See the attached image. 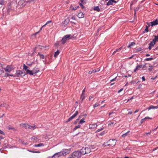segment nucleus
<instances>
[{
    "label": "nucleus",
    "instance_id": "obj_60",
    "mask_svg": "<svg viewBox=\"0 0 158 158\" xmlns=\"http://www.w3.org/2000/svg\"><path fill=\"white\" fill-rule=\"evenodd\" d=\"M0 134L2 135L4 134L3 132L1 130H0Z\"/></svg>",
    "mask_w": 158,
    "mask_h": 158
},
{
    "label": "nucleus",
    "instance_id": "obj_39",
    "mask_svg": "<svg viewBox=\"0 0 158 158\" xmlns=\"http://www.w3.org/2000/svg\"><path fill=\"white\" fill-rule=\"evenodd\" d=\"M100 71V69H97V70H92V71L93 73H96V72H98Z\"/></svg>",
    "mask_w": 158,
    "mask_h": 158
},
{
    "label": "nucleus",
    "instance_id": "obj_35",
    "mask_svg": "<svg viewBox=\"0 0 158 158\" xmlns=\"http://www.w3.org/2000/svg\"><path fill=\"white\" fill-rule=\"evenodd\" d=\"M155 44V43L153 42L152 41L150 43H149V45L151 47L153 46Z\"/></svg>",
    "mask_w": 158,
    "mask_h": 158
},
{
    "label": "nucleus",
    "instance_id": "obj_26",
    "mask_svg": "<svg viewBox=\"0 0 158 158\" xmlns=\"http://www.w3.org/2000/svg\"><path fill=\"white\" fill-rule=\"evenodd\" d=\"M7 0H0V4L2 5L7 2Z\"/></svg>",
    "mask_w": 158,
    "mask_h": 158
},
{
    "label": "nucleus",
    "instance_id": "obj_57",
    "mask_svg": "<svg viewBox=\"0 0 158 158\" xmlns=\"http://www.w3.org/2000/svg\"><path fill=\"white\" fill-rule=\"evenodd\" d=\"M123 90V88L119 90L118 91V93H119L120 92H121L122 90Z\"/></svg>",
    "mask_w": 158,
    "mask_h": 158
},
{
    "label": "nucleus",
    "instance_id": "obj_64",
    "mask_svg": "<svg viewBox=\"0 0 158 158\" xmlns=\"http://www.w3.org/2000/svg\"><path fill=\"white\" fill-rule=\"evenodd\" d=\"M92 73H92V70L89 71L88 72V73L89 74H91Z\"/></svg>",
    "mask_w": 158,
    "mask_h": 158
},
{
    "label": "nucleus",
    "instance_id": "obj_55",
    "mask_svg": "<svg viewBox=\"0 0 158 158\" xmlns=\"http://www.w3.org/2000/svg\"><path fill=\"white\" fill-rule=\"evenodd\" d=\"M142 79L143 81H144L145 80V77L144 76L142 77Z\"/></svg>",
    "mask_w": 158,
    "mask_h": 158
},
{
    "label": "nucleus",
    "instance_id": "obj_32",
    "mask_svg": "<svg viewBox=\"0 0 158 158\" xmlns=\"http://www.w3.org/2000/svg\"><path fill=\"white\" fill-rule=\"evenodd\" d=\"M38 55L40 56V58L42 59L44 58V55L43 54H40V52L38 53Z\"/></svg>",
    "mask_w": 158,
    "mask_h": 158
},
{
    "label": "nucleus",
    "instance_id": "obj_46",
    "mask_svg": "<svg viewBox=\"0 0 158 158\" xmlns=\"http://www.w3.org/2000/svg\"><path fill=\"white\" fill-rule=\"evenodd\" d=\"M33 2V0H29L27 1L26 2L27 3H31V2Z\"/></svg>",
    "mask_w": 158,
    "mask_h": 158
},
{
    "label": "nucleus",
    "instance_id": "obj_62",
    "mask_svg": "<svg viewBox=\"0 0 158 158\" xmlns=\"http://www.w3.org/2000/svg\"><path fill=\"white\" fill-rule=\"evenodd\" d=\"M79 119H76V120L75 121V123H74L75 124H76V123H77V122H78V121L79 120Z\"/></svg>",
    "mask_w": 158,
    "mask_h": 158
},
{
    "label": "nucleus",
    "instance_id": "obj_33",
    "mask_svg": "<svg viewBox=\"0 0 158 158\" xmlns=\"http://www.w3.org/2000/svg\"><path fill=\"white\" fill-rule=\"evenodd\" d=\"M135 44V43L134 42L130 43L127 46L128 48H130L131 46H133Z\"/></svg>",
    "mask_w": 158,
    "mask_h": 158
},
{
    "label": "nucleus",
    "instance_id": "obj_36",
    "mask_svg": "<svg viewBox=\"0 0 158 158\" xmlns=\"http://www.w3.org/2000/svg\"><path fill=\"white\" fill-rule=\"evenodd\" d=\"M36 127L35 125H34L32 126H30V127H29V129H34L35 128H36Z\"/></svg>",
    "mask_w": 158,
    "mask_h": 158
},
{
    "label": "nucleus",
    "instance_id": "obj_7",
    "mask_svg": "<svg viewBox=\"0 0 158 158\" xmlns=\"http://www.w3.org/2000/svg\"><path fill=\"white\" fill-rule=\"evenodd\" d=\"M78 114V111H76L75 113L71 117H70L68 119V120L66 122V123H67L71 120H72Z\"/></svg>",
    "mask_w": 158,
    "mask_h": 158
},
{
    "label": "nucleus",
    "instance_id": "obj_16",
    "mask_svg": "<svg viewBox=\"0 0 158 158\" xmlns=\"http://www.w3.org/2000/svg\"><path fill=\"white\" fill-rule=\"evenodd\" d=\"M142 65H137L136 66L135 68L134 69V72H136L137 70L141 68H142Z\"/></svg>",
    "mask_w": 158,
    "mask_h": 158
},
{
    "label": "nucleus",
    "instance_id": "obj_15",
    "mask_svg": "<svg viewBox=\"0 0 158 158\" xmlns=\"http://www.w3.org/2000/svg\"><path fill=\"white\" fill-rule=\"evenodd\" d=\"M9 76L14 77V75L12 74H9V73L6 72V73H5L4 76L3 77H7Z\"/></svg>",
    "mask_w": 158,
    "mask_h": 158
},
{
    "label": "nucleus",
    "instance_id": "obj_58",
    "mask_svg": "<svg viewBox=\"0 0 158 158\" xmlns=\"http://www.w3.org/2000/svg\"><path fill=\"white\" fill-rule=\"evenodd\" d=\"M145 119H152V118H150L149 117H146L144 118Z\"/></svg>",
    "mask_w": 158,
    "mask_h": 158
},
{
    "label": "nucleus",
    "instance_id": "obj_59",
    "mask_svg": "<svg viewBox=\"0 0 158 158\" xmlns=\"http://www.w3.org/2000/svg\"><path fill=\"white\" fill-rule=\"evenodd\" d=\"M116 77L114 78L112 80H111L110 81V82H112L113 81H114L116 79Z\"/></svg>",
    "mask_w": 158,
    "mask_h": 158
},
{
    "label": "nucleus",
    "instance_id": "obj_29",
    "mask_svg": "<svg viewBox=\"0 0 158 158\" xmlns=\"http://www.w3.org/2000/svg\"><path fill=\"white\" fill-rule=\"evenodd\" d=\"M31 139L32 141H35L36 142L38 141L37 137L35 136L32 137L31 138Z\"/></svg>",
    "mask_w": 158,
    "mask_h": 158
},
{
    "label": "nucleus",
    "instance_id": "obj_40",
    "mask_svg": "<svg viewBox=\"0 0 158 158\" xmlns=\"http://www.w3.org/2000/svg\"><path fill=\"white\" fill-rule=\"evenodd\" d=\"M154 109V106L151 105L147 109H148V110H149L151 109Z\"/></svg>",
    "mask_w": 158,
    "mask_h": 158
},
{
    "label": "nucleus",
    "instance_id": "obj_28",
    "mask_svg": "<svg viewBox=\"0 0 158 158\" xmlns=\"http://www.w3.org/2000/svg\"><path fill=\"white\" fill-rule=\"evenodd\" d=\"M59 53H60V52L58 50L56 52H55V54L54 55V56L55 57H56L59 54Z\"/></svg>",
    "mask_w": 158,
    "mask_h": 158
},
{
    "label": "nucleus",
    "instance_id": "obj_14",
    "mask_svg": "<svg viewBox=\"0 0 158 158\" xmlns=\"http://www.w3.org/2000/svg\"><path fill=\"white\" fill-rule=\"evenodd\" d=\"M40 71V69L38 68L35 67L33 69V71L34 74H36L38 73Z\"/></svg>",
    "mask_w": 158,
    "mask_h": 158
},
{
    "label": "nucleus",
    "instance_id": "obj_4",
    "mask_svg": "<svg viewBox=\"0 0 158 158\" xmlns=\"http://www.w3.org/2000/svg\"><path fill=\"white\" fill-rule=\"evenodd\" d=\"M14 69V68L11 65H8L4 68V70L7 73H10Z\"/></svg>",
    "mask_w": 158,
    "mask_h": 158
},
{
    "label": "nucleus",
    "instance_id": "obj_3",
    "mask_svg": "<svg viewBox=\"0 0 158 158\" xmlns=\"http://www.w3.org/2000/svg\"><path fill=\"white\" fill-rule=\"evenodd\" d=\"M14 77H22L25 75V73L24 72L20 70H16V73Z\"/></svg>",
    "mask_w": 158,
    "mask_h": 158
},
{
    "label": "nucleus",
    "instance_id": "obj_37",
    "mask_svg": "<svg viewBox=\"0 0 158 158\" xmlns=\"http://www.w3.org/2000/svg\"><path fill=\"white\" fill-rule=\"evenodd\" d=\"M28 68V67L25 65V64H23V69L25 70H26V71L27 70V69Z\"/></svg>",
    "mask_w": 158,
    "mask_h": 158
},
{
    "label": "nucleus",
    "instance_id": "obj_18",
    "mask_svg": "<svg viewBox=\"0 0 158 158\" xmlns=\"http://www.w3.org/2000/svg\"><path fill=\"white\" fill-rule=\"evenodd\" d=\"M146 24H148V26H146L145 27V31L146 32H148V28L150 25V23L147 22H146Z\"/></svg>",
    "mask_w": 158,
    "mask_h": 158
},
{
    "label": "nucleus",
    "instance_id": "obj_49",
    "mask_svg": "<svg viewBox=\"0 0 158 158\" xmlns=\"http://www.w3.org/2000/svg\"><path fill=\"white\" fill-rule=\"evenodd\" d=\"M145 119L144 118L142 119L140 121V123H142L143 122H144Z\"/></svg>",
    "mask_w": 158,
    "mask_h": 158
},
{
    "label": "nucleus",
    "instance_id": "obj_61",
    "mask_svg": "<svg viewBox=\"0 0 158 158\" xmlns=\"http://www.w3.org/2000/svg\"><path fill=\"white\" fill-rule=\"evenodd\" d=\"M85 91V88L82 91V94H85L84 93Z\"/></svg>",
    "mask_w": 158,
    "mask_h": 158
},
{
    "label": "nucleus",
    "instance_id": "obj_27",
    "mask_svg": "<svg viewBox=\"0 0 158 158\" xmlns=\"http://www.w3.org/2000/svg\"><path fill=\"white\" fill-rule=\"evenodd\" d=\"M23 127H25L26 128H29L30 125L27 124H24L23 125Z\"/></svg>",
    "mask_w": 158,
    "mask_h": 158
},
{
    "label": "nucleus",
    "instance_id": "obj_23",
    "mask_svg": "<svg viewBox=\"0 0 158 158\" xmlns=\"http://www.w3.org/2000/svg\"><path fill=\"white\" fill-rule=\"evenodd\" d=\"M44 146V145L42 143H40L39 144H35L34 145V147H40L41 146Z\"/></svg>",
    "mask_w": 158,
    "mask_h": 158
},
{
    "label": "nucleus",
    "instance_id": "obj_63",
    "mask_svg": "<svg viewBox=\"0 0 158 158\" xmlns=\"http://www.w3.org/2000/svg\"><path fill=\"white\" fill-rule=\"evenodd\" d=\"M71 19H73V20H75V19H76V18H75V17L74 16H72V18H71Z\"/></svg>",
    "mask_w": 158,
    "mask_h": 158
},
{
    "label": "nucleus",
    "instance_id": "obj_51",
    "mask_svg": "<svg viewBox=\"0 0 158 158\" xmlns=\"http://www.w3.org/2000/svg\"><path fill=\"white\" fill-rule=\"evenodd\" d=\"M40 31H38V32H36V33H35L33 35L35 36H36V35L37 34H38L39 32H40Z\"/></svg>",
    "mask_w": 158,
    "mask_h": 158
},
{
    "label": "nucleus",
    "instance_id": "obj_45",
    "mask_svg": "<svg viewBox=\"0 0 158 158\" xmlns=\"http://www.w3.org/2000/svg\"><path fill=\"white\" fill-rule=\"evenodd\" d=\"M122 47H121L117 49L115 51V52H119L120 51V50L122 49Z\"/></svg>",
    "mask_w": 158,
    "mask_h": 158
},
{
    "label": "nucleus",
    "instance_id": "obj_43",
    "mask_svg": "<svg viewBox=\"0 0 158 158\" xmlns=\"http://www.w3.org/2000/svg\"><path fill=\"white\" fill-rule=\"evenodd\" d=\"M148 67L149 68L148 69V70H149L150 71H151L152 69L153 68V66H150L149 65Z\"/></svg>",
    "mask_w": 158,
    "mask_h": 158
},
{
    "label": "nucleus",
    "instance_id": "obj_54",
    "mask_svg": "<svg viewBox=\"0 0 158 158\" xmlns=\"http://www.w3.org/2000/svg\"><path fill=\"white\" fill-rule=\"evenodd\" d=\"M45 26V25H44L40 28L39 31H40L42 30V28Z\"/></svg>",
    "mask_w": 158,
    "mask_h": 158
},
{
    "label": "nucleus",
    "instance_id": "obj_42",
    "mask_svg": "<svg viewBox=\"0 0 158 158\" xmlns=\"http://www.w3.org/2000/svg\"><path fill=\"white\" fill-rule=\"evenodd\" d=\"M153 59V58H147L145 59V61H149Z\"/></svg>",
    "mask_w": 158,
    "mask_h": 158
},
{
    "label": "nucleus",
    "instance_id": "obj_38",
    "mask_svg": "<svg viewBox=\"0 0 158 158\" xmlns=\"http://www.w3.org/2000/svg\"><path fill=\"white\" fill-rule=\"evenodd\" d=\"M81 125H78L77 126H76L73 129V130L75 131L77 129L79 128H80Z\"/></svg>",
    "mask_w": 158,
    "mask_h": 158
},
{
    "label": "nucleus",
    "instance_id": "obj_41",
    "mask_svg": "<svg viewBox=\"0 0 158 158\" xmlns=\"http://www.w3.org/2000/svg\"><path fill=\"white\" fill-rule=\"evenodd\" d=\"M100 106V105L98 103H96L93 106V107L94 108H96V107L99 106Z\"/></svg>",
    "mask_w": 158,
    "mask_h": 158
},
{
    "label": "nucleus",
    "instance_id": "obj_11",
    "mask_svg": "<svg viewBox=\"0 0 158 158\" xmlns=\"http://www.w3.org/2000/svg\"><path fill=\"white\" fill-rule=\"evenodd\" d=\"M61 152L62 153V155L65 156L67 154L69 153V151L68 149H65L62 152Z\"/></svg>",
    "mask_w": 158,
    "mask_h": 158
},
{
    "label": "nucleus",
    "instance_id": "obj_50",
    "mask_svg": "<svg viewBox=\"0 0 158 158\" xmlns=\"http://www.w3.org/2000/svg\"><path fill=\"white\" fill-rule=\"evenodd\" d=\"M51 23V21H48L44 25H45V26L47 24H48L49 23Z\"/></svg>",
    "mask_w": 158,
    "mask_h": 158
},
{
    "label": "nucleus",
    "instance_id": "obj_47",
    "mask_svg": "<svg viewBox=\"0 0 158 158\" xmlns=\"http://www.w3.org/2000/svg\"><path fill=\"white\" fill-rule=\"evenodd\" d=\"M78 8H79V6H76L75 7H74L73 8V10H77Z\"/></svg>",
    "mask_w": 158,
    "mask_h": 158
},
{
    "label": "nucleus",
    "instance_id": "obj_5",
    "mask_svg": "<svg viewBox=\"0 0 158 158\" xmlns=\"http://www.w3.org/2000/svg\"><path fill=\"white\" fill-rule=\"evenodd\" d=\"M71 156L73 158H79L81 156V153L78 151L73 152Z\"/></svg>",
    "mask_w": 158,
    "mask_h": 158
},
{
    "label": "nucleus",
    "instance_id": "obj_30",
    "mask_svg": "<svg viewBox=\"0 0 158 158\" xmlns=\"http://www.w3.org/2000/svg\"><path fill=\"white\" fill-rule=\"evenodd\" d=\"M94 10L99 11H100V9L98 6H95L94 9Z\"/></svg>",
    "mask_w": 158,
    "mask_h": 158
},
{
    "label": "nucleus",
    "instance_id": "obj_24",
    "mask_svg": "<svg viewBox=\"0 0 158 158\" xmlns=\"http://www.w3.org/2000/svg\"><path fill=\"white\" fill-rule=\"evenodd\" d=\"M149 65L150 64H149L146 63L144 65L142 66V68L143 69L147 68L148 67Z\"/></svg>",
    "mask_w": 158,
    "mask_h": 158
},
{
    "label": "nucleus",
    "instance_id": "obj_52",
    "mask_svg": "<svg viewBox=\"0 0 158 158\" xmlns=\"http://www.w3.org/2000/svg\"><path fill=\"white\" fill-rule=\"evenodd\" d=\"M114 124V122H111L109 124H108V125L109 126H110V125H113V124Z\"/></svg>",
    "mask_w": 158,
    "mask_h": 158
},
{
    "label": "nucleus",
    "instance_id": "obj_1",
    "mask_svg": "<svg viewBox=\"0 0 158 158\" xmlns=\"http://www.w3.org/2000/svg\"><path fill=\"white\" fill-rule=\"evenodd\" d=\"M116 143V141L115 139H110L106 143H104L103 145L104 147L109 146L110 147H113L115 145Z\"/></svg>",
    "mask_w": 158,
    "mask_h": 158
},
{
    "label": "nucleus",
    "instance_id": "obj_17",
    "mask_svg": "<svg viewBox=\"0 0 158 158\" xmlns=\"http://www.w3.org/2000/svg\"><path fill=\"white\" fill-rule=\"evenodd\" d=\"M78 17L79 18H83L84 16V15L82 12L79 13L77 15Z\"/></svg>",
    "mask_w": 158,
    "mask_h": 158
},
{
    "label": "nucleus",
    "instance_id": "obj_12",
    "mask_svg": "<svg viewBox=\"0 0 158 158\" xmlns=\"http://www.w3.org/2000/svg\"><path fill=\"white\" fill-rule=\"evenodd\" d=\"M4 70L3 65L1 64H0V75H2L4 73Z\"/></svg>",
    "mask_w": 158,
    "mask_h": 158
},
{
    "label": "nucleus",
    "instance_id": "obj_44",
    "mask_svg": "<svg viewBox=\"0 0 158 158\" xmlns=\"http://www.w3.org/2000/svg\"><path fill=\"white\" fill-rule=\"evenodd\" d=\"M106 132H107V131H104L102 132L101 134H100V135H103L105 134Z\"/></svg>",
    "mask_w": 158,
    "mask_h": 158
},
{
    "label": "nucleus",
    "instance_id": "obj_13",
    "mask_svg": "<svg viewBox=\"0 0 158 158\" xmlns=\"http://www.w3.org/2000/svg\"><path fill=\"white\" fill-rule=\"evenodd\" d=\"M113 2L116 3V1L114 0H109V1L107 3L106 5L109 6L112 5Z\"/></svg>",
    "mask_w": 158,
    "mask_h": 158
},
{
    "label": "nucleus",
    "instance_id": "obj_56",
    "mask_svg": "<svg viewBox=\"0 0 158 158\" xmlns=\"http://www.w3.org/2000/svg\"><path fill=\"white\" fill-rule=\"evenodd\" d=\"M12 129H13V127L11 126L8 127V129L9 130Z\"/></svg>",
    "mask_w": 158,
    "mask_h": 158
},
{
    "label": "nucleus",
    "instance_id": "obj_53",
    "mask_svg": "<svg viewBox=\"0 0 158 158\" xmlns=\"http://www.w3.org/2000/svg\"><path fill=\"white\" fill-rule=\"evenodd\" d=\"M6 104H2L1 105H0V107L1 106H4V107H5L6 106Z\"/></svg>",
    "mask_w": 158,
    "mask_h": 158
},
{
    "label": "nucleus",
    "instance_id": "obj_22",
    "mask_svg": "<svg viewBox=\"0 0 158 158\" xmlns=\"http://www.w3.org/2000/svg\"><path fill=\"white\" fill-rule=\"evenodd\" d=\"M154 37L155 38L152 41L155 43L156 44V42L158 41V36L155 35Z\"/></svg>",
    "mask_w": 158,
    "mask_h": 158
},
{
    "label": "nucleus",
    "instance_id": "obj_10",
    "mask_svg": "<svg viewBox=\"0 0 158 158\" xmlns=\"http://www.w3.org/2000/svg\"><path fill=\"white\" fill-rule=\"evenodd\" d=\"M150 23V24H151V26L152 27H153V26H155L157 24H158V20L157 19H156L153 22H151Z\"/></svg>",
    "mask_w": 158,
    "mask_h": 158
},
{
    "label": "nucleus",
    "instance_id": "obj_2",
    "mask_svg": "<svg viewBox=\"0 0 158 158\" xmlns=\"http://www.w3.org/2000/svg\"><path fill=\"white\" fill-rule=\"evenodd\" d=\"M79 151L81 153V156L82 155H85L90 153L91 150L90 148L88 147H83Z\"/></svg>",
    "mask_w": 158,
    "mask_h": 158
},
{
    "label": "nucleus",
    "instance_id": "obj_31",
    "mask_svg": "<svg viewBox=\"0 0 158 158\" xmlns=\"http://www.w3.org/2000/svg\"><path fill=\"white\" fill-rule=\"evenodd\" d=\"M84 120H85V119L84 118H82V119H81L80 120L79 123V124H83V123H84L85 122V121Z\"/></svg>",
    "mask_w": 158,
    "mask_h": 158
},
{
    "label": "nucleus",
    "instance_id": "obj_19",
    "mask_svg": "<svg viewBox=\"0 0 158 158\" xmlns=\"http://www.w3.org/2000/svg\"><path fill=\"white\" fill-rule=\"evenodd\" d=\"M26 73L27 74H29L30 75H33L34 74L33 70L32 71H31L29 69H27V70Z\"/></svg>",
    "mask_w": 158,
    "mask_h": 158
},
{
    "label": "nucleus",
    "instance_id": "obj_6",
    "mask_svg": "<svg viewBox=\"0 0 158 158\" xmlns=\"http://www.w3.org/2000/svg\"><path fill=\"white\" fill-rule=\"evenodd\" d=\"M73 37V36L70 35H64L62 39L61 40L62 43L63 44H64L67 40L71 39Z\"/></svg>",
    "mask_w": 158,
    "mask_h": 158
},
{
    "label": "nucleus",
    "instance_id": "obj_48",
    "mask_svg": "<svg viewBox=\"0 0 158 158\" xmlns=\"http://www.w3.org/2000/svg\"><path fill=\"white\" fill-rule=\"evenodd\" d=\"M94 97L93 96H90L89 98V101L91 100Z\"/></svg>",
    "mask_w": 158,
    "mask_h": 158
},
{
    "label": "nucleus",
    "instance_id": "obj_8",
    "mask_svg": "<svg viewBox=\"0 0 158 158\" xmlns=\"http://www.w3.org/2000/svg\"><path fill=\"white\" fill-rule=\"evenodd\" d=\"M61 152L56 153L54 154L52 156L53 158H58L62 155V154Z\"/></svg>",
    "mask_w": 158,
    "mask_h": 158
},
{
    "label": "nucleus",
    "instance_id": "obj_9",
    "mask_svg": "<svg viewBox=\"0 0 158 158\" xmlns=\"http://www.w3.org/2000/svg\"><path fill=\"white\" fill-rule=\"evenodd\" d=\"M97 127V125L96 123L89 124V128L90 129H96Z\"/></svg>",
    "mask_w": 158,
    "mask_h": 158
},
{
    "label": "nucleus",
    "instance_id": "obj_21",
    "mask_svg": "<svg viewBox=\"0 0 158 158\" xmlns=\"http://www.w3.org/2000/svg\"><path fill=\"white\" fill-rule=\"evenodd\" d=\"M130 131H128L127 132L123 134L122 135V136L123 138L129 135V133H130Z\"/></svg>",
    "mask_w": 158,
    "mask_h": 158
},
{
    "label": "nucleus",
    "instance_id": "obj_34",
    "mask_svg": "<svg viewBox=\"0 0 158 158\" xmlns=\"http://www.w3.org/2000/svg\"><path fill=\"white\" fill-rule=\"evenodd\" d=\"M104 128V127H102L100 129H98L96 131V132L97 133L98 132L101 131L102 130H103Z\"/></svg>",
    "mask_w": 158,
    "mask_h": 158
},
{
    "label": "nucleus",
    "instance_id": "obj_25",
    "mask_svg": "<svg viewBox=\"0 0 158 158\" xmlns=\"http://www.w3.org/2000/svg\"><path fill=\"white\" fill-rule=\"evenodd\" d=\"M85 94H82L81 95L80 99L81 100V102H82L83 100L85 99Z\"/></svg>",
    "mask_w": 158,
    "mask_h": 158
},
{
    "label": "nucleus",
    "instance_id": "obj_20",
    "mask_svg": "<svg viewBox=\"0 0 158 158\" xmlns=\"http://www.w3.org/2000/svg\"><path fill=\"white\" fill-rule=\"evenodd\" d=\"M44 48V47L40 45H36L35 47V48L39 49H42Z\"/></svg>",
    "mask_w": 158,
    "mask_h": 158
}]
</instances>
